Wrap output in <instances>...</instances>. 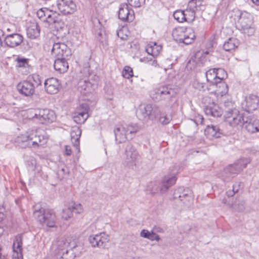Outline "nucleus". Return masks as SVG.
<instances>
[{
  "label": "nucleus",
  "instance_id": "nucleus-1",
  "mask_svg": "<svg viewBox=\"0 0 259 259\" xmlns=\"http://www.w3.org/2000/svg\"><path fill=\"white\" fill-rule=\"evenodd\" d=\"M48 141V136L41 130H32L18 136L16 140L18 145L22 148H36L45 145Z\"/></svg>",
  "mask_w": 259,
  "mask_h": 259
},
{
  "label": "nucleus",
  "instance_id": "nucleus-2",
  "mask_svg": "<svg viewBox=\"0 0 259 259\" xmlns=\"http://www.w3.org/2000/svg\"><path fill=\"white\" fill-rule=\"evenodd\" d=\"M236 16L238 19L237 27L238 29L247 36L252 35L255 29L253 26L252 15L246 11H238Z\"/></svg>",
  "mask_w": 259,
  "mask_h": 259
},
{
  "label": "nucleus",
  "instance_id": "nucleus-3",
  "mask_svg": "<svg viewBox=\"0 0 259 259\" xmlns=\"http://www.w3.org/2000/svg\"><path fill=\"white\" fill-rule=\"evenodd\" d=\"M29 118L37 121L42 124L53 122L56 119V116L53 110L49 109H36L30 111Z\"/></svg>",
  "mask_w": 259,
  "mask_h": 259
},
{
  "label": "nucleus",
  "instance_id": "nucleus-4",
  "mask_svg": "<svg viewBox=\"0 0 259 259\" xmlns=\"http://www.w3.org/2000/svg\"><path fill=\"white\" fill-rule=\"evenodd\" d=\"M224 106L226 111L225 117L231 126H236L241 123L242 116L239 114V111L235 108L232 101L228 100L225 101Z\"/></svg>",
  "mask_w": 259,
  "mask_h": 259
},
{
  "label": "nucleus",
  "instance_id": "nucleus-5",
  "mask_svg": "<svg viewBox=\"0 0 259 259\" xmlns=\"http://www.w3.org/2000/svg\"><path fill=\"white\" fill-rule=\"evenodd\" d=\"M34 215L40 224L48 227H54L56 222V216L54 211L49 208H40L35 210Z\"/></svg>",
  "mask_w": 259,
  "mask_h": 259
},
{
  "label": "nucleus",
  "instance_id": "nucleus-6",
  "mask_svg": "<svg viewBox=\"0 0 259 259\" xmlns=\"http://www.w3.org/2000/svg\"><path fill=\"white\" fill-rule=\"evenodd\" d=\"M161 113L160 108L156 105L143 104L139 106L137 111V116L140 120L146 121L153 120L157 117Z\"/></svg>",
  "mask_w": 259,
  "mask_h": 259
},
{
  "label": "nucleus",
  "instance_id": "nucleus-7",
  "mask_svg": "<svg viewBox=\"0 0 259 259\" xmlns=\"http://www.w3.org/2000/svg\"><path fill=\"white\" fill-rule=\"evenodd\" d=\"M175 91L169 86H162L153 89L150 92L151 97L155 101L161 100L170 102L176 96Z\"/></svg>",
  "mask_w": 259,
  "mask_h": 259
},
{
  "label": "nucleus",
  "instance_id": "nucleus-8",
  "mask_svg": "<svg viewBox=\"0 0 259 259\" xmlns=\"http://www.w3.org/2000/svg\"><path fill=\"white\" fill-rule=\"evenodd\" d=\"M139 156V152L135 147L131 143H128L125 148L124 165L134 168L136 166Z\"/></svg>",
  "mask_w": 259,
  "mask_h": 259
},
{
  "label": "nucleus",
  "instance_id": "nucleus-9",
  "mask_svg": "<svg viewBox=\"0 0 259 259\" xmlns=\"http://www.w3.org/2000/svg\"><path fill=\"white\" fill-rule=\"evenodd\" d=\"M259 105V97L256 95L250 94L247 96L241 103L242 108L249 113L256 110Z\"/></svg>",
  "mask_w": 259,
  "mask_h": 259
},
{
  "label": "nucleus",
  "instance_id": "nucleus-10",
  "mask_svg": "<svg viewBox=\"0 0 259 259\" xmlns=\"http://www.w3.org/2000/svg\"><path fill=\"white\" fill-rule=\"evenodd\" d=\"M176 179H161L158 184H154L150 188L151 193L155 194L158 193L163 194L165 193L170 187L175 185Z\"/></svg>",
  "mask_w": 259,
  "mask_h": 259
},
{
  "label": "nucleus",
  "instance_id": "nucleus-11",
  "mask_svg": "<svg viewBox=\"0 0 259 259\" xmlns=\"http://www.w3.org/2000/svg\"><path fill=\"white\" fill-rule=\"evenodd\" d=\"M51 53L55 58H70L71 56V50L64 43H55L51 50Z\"/></svg>",
  "mask_w": 259,
  "mask_h": 259
},
{
  "label": "nucleus",
  "instance_id": "nucleus-12",
  "mask_svg": "<svg viewBox=\"0 0 259 259\" xmlns=\"http://www.w3.org/2000/svg\"><path fill=\"white\" fill-rule=\"evenodd\" d=\"M250 160L248 158H241L236 161L233 164L229 165L225 169L226 173L230 174H238L240 172Z\"/></svg>",
  "mask_w": 259,
  "mask_h": 259
},
{
  "label": "nucleus",
  "instance_id": "nucleus-13",
  "mask_svg": "<svg viewBox=\"0 0 259 259\" xmlns=\"http://www.w3.org/2000/svg\"><path fill=\"white\" fill-rule=\"evenodd\" d=\"M58 10L64 15L73 13L76 6L72 0H57L56 3Z\"/></svg>",
  "mask_w": 259,
  "mask_h": 259
},
{
  "label": "nucleus",
  "instance_id": "nucleus-14",
  "mask_svg": "<svg viewBox=\"0 0 259 259\" xmlns=\"http://www.w3.org/2000/svg\"><path fill=\"white\" fill-rule=\"evenodd\" d=\"M92 246L94 247L103 248L110 240V237L105 233L90 236L89 238Z\"/></svg>",
  "mask_w": 259,
  "mask_h": 259
},
{
  "label": "nucleus",
  "instance_id": "nucleus-15",
  "mask_svg": "<svg viewBox=\"0 0 259 259\" xmlns=\"http://www.w3.org/2000/svg\"><path fill=\"white\" fill-rule=\"evenodd\" d=\"M241 123L238 125H242L249 134L259 132V119H248L247 117L242 116Z\"/></svg>",
  "mask_w": 259,
  "mask_h": 259
},
{
  "label": "nucleus",
  "instance_id": "nucleus-16",
  "mask_svg": "<svg viewBox=\"0 0 259 259\" xmlns=\"http://www.w3.org/2000/svg\"><path fill=\"white\" fill-rule=\"evenodd\" d=\"M134 13L127 4L120 5L118 11V18L123 21L131 22L134 19Z\"/></svg>",
  "mask_w": 259,
  "mask_h": 259
},
{
  "label": "nucleus",
  "instance_id": "nucleus-17",
  "mask_svg": "<svg viewBox=\"0 0 259 259\" xmlns=\"http://www.w3.org/2000/svg\"><path fill=\"white\" fill-rule=\"evenodd\" d=\"M80 254V247L76 245L71 246L66 251L58 252L57 259H74Z\"/></svg>",
  "mask_w": 259,
  "mask_h": 259
},
{
  "label": "nucleus",
  "instance_id": "nucleus-18",
  "mask_svg": "<svg viewBox=\"0 0 259 259\" xmlns=\"http://www.w3.org/2000/svg\"><path fill=\"white\" fill-rule=\"evenodd\" d=\"M89 106L87 104H82L80 105L78 111L75 113L73 116L74 121L78 124H81L85 122L89 117Z\"/></svg>",
  "mask_w": 259,
  "mask_h": 259
},
{
  "label": "nucleus",
  "instance_id": "nucleus-19",
  "mask_svg": "<svg viewBox=\"0 0 259 259\" xmlns=\"http://www.w3.org/2000/svg\"><path fill=\"white\" fill-rule=\"evenodd\" d=\"M18 92L26 97H30L35 93V89L30 82L24 80L19 82L17 85Z\"/></svg>",
  "mask_w": 259,
  "mask_h": 259
},
{
  "label": "nucleus",
  "instance_id": "nucleus-20",
  "mask_svg": "<svg viewBox=\"0 0 259 259\" xmlns=\"http://www.w3.org/2000/svg\"><path fill=\"white\" fill-rule=\"evenodd\" d=\"M23 36L19 33H12L7 35L4 39L6 45L10 48L19 46L23 41Z\"/></svg>",
  "mask_w": 259,
  "mask_h": 259
},
{
  "label": "nucleus",
  "instance_id": "nucleus-21",
  "mask_svg": "<svg viewBox=\"0 0 259 259\" xmlns=\"http://www.w3.org/2000/svg\"><path fill=\"white\" fill-rule=\"evenodd\" d=\"M46 91L50 94H55L58 92L60 84L57 79L50 78L45 80L44 83Z\"/></svg>",
  "mask_w": 259,
  "mask_h": 259
},
{
  "label": "nucleus",
  "instance_id": "nucleus-22",
  "mask_svg": "<svg viewBox=\"0 0 259 259\" xmlns=\"http://www.w3.org/2000/svg\"><path fill=\"white\" fill-rule=\"evenodd\" d=\"M16 67L18 68L19 71L23 74H27L30 72L31 68L29 64V59L21 57H18L16 59Z\"/></svg>",
  "mask_w": 259,
  "mask_h": 259
},
{
  "label": "nucleus",
  "instance_id": "nucleus-23",
  "mask_svg": "<svg viewBox=\"0 0 259 259\" xmlns=\"http://www.w3.org/2000/svg\"><path fill=\"white\" fill-rule=\"evenodd\" d=\"M204 110L206 115H210L214 117H220L222 114V109L214 102L210 103L206 105Z\"/></svg>",
  "mask_w": 259,
  "mask_h": 259
},
{
  "label": "nucleus",
  "instance_id": "nucleus-24",
  "mask_svg": "<svg viewBox=\"0 0 259 259\" xmlns=\"http://www.w3.org/2000/svg\"><path fill=\"white\" fill-rule=\"evenodd\" d=\"M114 133L115 140L118 143H121L128 139V137H127L125 132V128L124 127L123 125H116L114 130Z\"/></svg>",
  "mask_w": 259,
  "mask_h": 259
},
{
  "label": "nucleus",
  "instance_id": "nucleus-25",
  "mask_svg": "<svg viewBox=\"0 0 259 259\" xmlns=\"http://www.w3.org/2000/svg\"><path fill=\"white\" fill-rule=\"evenodd\" d=\"M54 63V69L60 73H64L68 68V64L67 62L70 58H55Z\"/></svg>",
  "mask_w": 259,
  "mask_h": 259
},
{
  "label": "nucleus",
  "instance_id": "nucleus-26",
  "mask_svg": "<svg viewBox=\"0 0 259 259\" xmlns=\"http://www.w3.org/2000/svg\"><path fill=\"white\" fill-rule=\"evenodd\" d=\"M223 203L237 211H242L245 209V202L241 198H236L232 203H227V200L224 199Z\"/></svg>",
  "mask_w": 259,
  "mask_h": 259
},
{
  "label": "nucleus",
  "instance_id": "nucleus-27",
  "mask_svg": "<svg viewBox=\"0 0 259 259\" xmlns=\"http://www.w3.org/2000/svg\"><path fill=\"white\" fill-rule=\"evenodd\" d=\"M81 131L78 126L72 127L70 132V137L73 146L79 151V138Z\"/></svg>",
  "mask_w": 259,
  "mask_h": 259
},
{
  "label": "nucleus",
  "instance_id": "nucleus-28",
  "mask_svg": "<svg viewBox=\"0 0 259 259\" xmlns=\"http://www.w3.org/2000/svg\"><path fill=\"white\" fill-rule=\"evenodd\" d=\"M178 192L180 193V194L178 196V197L180 199L181 201H183V203L186 204H188L189 203H191L193 201V192L189 189H183L180 188L178 190Z\"/></svg>",
  "mask_w": 259,
  "mask_h": 259
},
{
  "label": "nucleus",
  "instance_id": "nucleus-29",
  "mask_svg": "<svg viewBox=\"0 0 259 259\" xmlns=\"http://www.w3.org/2000/svg\"><path fill=\"white\" fill-rule=\"evenodd\" d=\"M212 87L215 88L213 92L218 96L222 97L226 95L228 92V85L224 81L219 80V81L214 83Z\"/></svg>",
  "mask_w": 259,
  "mask_h": 259
},
{
  "label": "nucleus",
  "instance_id": "nucleus-30",
  "mask_svg": "<svg viewBox=\"0 0 259 259\" xmlns=\"http://www.w3.org/2000/svg\"><path fill=\"white\" fill-rule=\"evenodd\" d=\"M205 135L209 139L220 137L221 133L217 125H207L204 130Z\"/></svg>",
  "mask_w": 259,
  "mask_h": 259
},
{
  "label": "nucleus",
  "instance_id": "nucleus-31",
  "mask_svg": "<svg viewBox=\"0 0 259 259\" xmlns=\"http://www.w3.org/2000/svg\"><path fill=\"white\" fill-rule=\"evenodd\" d=\"M195 38V35L193 30L190 28H187L179 42L184 43L186 45H190L194 42Z\"/></svg>",
  "mask_w": 259,
  "mask_h": 259
},
{
  "label": "nucleus",
  "instance_id": "nucleus-32",
  "mask_svg": "<svg viewBox=\"0 0 259 259\" xmlns=\"http://www.w3.org/2000/svg\"><path fill=\"white\" fill-rule=\"evenodd\" d=\"M162 50L160 45H157L155 42H152L148 44L146 47V51L152 57H157Z\"/></svg>",
  "mask_w": 259,
  "mask_h": 259
},
{
  "label": "nucleus",
  "instance_id": "nucleus-33",
  "mask_svg": "<svg viewBox=\"0 0 259 259\" xmlns=\"http://www.w3.org/2000/svg\"><path fill=\"white\" fill-rule=\"evenodd\" d=\"M47 17L45 19V21L48 23L49 25H55L61 23V21L57 14L53 12L52 11H48L47 13Z\"/></svg>",
  "mask_w": 259,
  "mask_h": 259
},
{
  "label": "nucleus",
  "instance_id": "nucleus-34",
  "mask_svg": "<svg viewBox=\"0 0 259 259\" xmlns=\"http://www.w3.org/2000/svg\"><path fill=\"white\" fill-rule=\"evenodd\" d=\"M78 89L81 94L87 95L91 92V83L88 80L80 79L78 83Z\"/></svg>",
  "mask_w": 259,
  "mask_h": 259
},
{
  "label": "nucleus",
  "instance_id": "nucleus-35",
  "mask_svg": "<svg viewBox=\"0 0 259 259\" xmlns=\"http://www.w3.org/2000/svg\"><path fill=\"white\" fill-rule=\"evenodd\" d=\"M40 28L37 23H32L27 29V35L31 39H34L39 36Z\"/></svg>",
  "mask_w": 259,
  "mask_h": 259
},
{
  "label": "nucleus",
  "instance_id": "nucleus-36",
  "mask_svg": "<svg viewBox=\"0 0 259 259\" xmlns=\"http://www.w3.org/2000/svg\"><path fill=\"white\" fill-rule=\"evenodd\" d=\"M239 44L238 40L233 37L229 38L223 45V49L226 51H231L237 47Z\"/></svg>",
  "mask_w": 259,
  "mask_h": 259
},
{
  "label": "nucleus",
  "instance_id": "nucleus-37",
  "mask_svg": "<svg viewBox=\"0 0 259 259\" xmlns=\"http://www.w3.org/2000/svg\"><path fill=\"white\" fill-rule=\"evenodd\" d=\"M206 80L209 82L210 85L212 86L214 83L218 82L217 80L218 77L216 74V68H212L208 70L205 73Z\"/></svg>",
  "mask_w": 259,
  "mask_h": 259
},
{
  "label": "nucleus",
  "instance_id": "nucleus-38",
  "mask_svg": "<svg viewBox=\"0 0 259 259\" xmlns=\"http://www.w3.org/2000/svg\"><path fill=\"white\" fill-rule=\"evenodd\" d=\"M123 126L125 128V132L128 139H130L133 138L136 133H137L139 130V126L136 124H125L123 125Z\"/></svg>",
  "mask_w": 259,
  "mask_h": 259
},
{
  "label": "nucleus",
  "instance_id": "nucleus-39",
  "mask_svg": "<svg viewBox=\"0 0 259 259\" xmlns=\"http://www.w3.org/2000/svg\"><path fill=\"white\" fill-rule=\"evenodd\" d=\"M187 28L184 27H178L173 30L172 35L174 38L179 42L183 36L184 33Z\"/></svg>",
  "mask_w": 259,
  "mask_h": 259
},
{
  "label": "nucleus",
  "instance_id": "nucleus-40",
  "mask_svg": "<svg viewBox=\"0 0 259 259\" xmlns=\"http://www.w3.org/2000/svg\"><path fill=\"white\" fill-rule=\"evenodd\" d=\"M27 80L33 85L34 89L41 83V80L40 79L39 76L37 74H32L28 77Z\"/></svg>",
  "mask_w": 259,
  "mask_h": 259
},
{
  "label": "nucleus",
  "instance_id": "nucleus-41",
  "mask_svg": "<svg viewBox=\"0 0 259 259\" xmlns=\"http://www.w3.org/2000/svg\"><path fill=\"white\" fill-rule=\"evenodd\" d=\"M70 242L66 239H61L58 242V252L66 251V249H69L68 247L71 246Z\"/></svg>",
  "mask_w": 259,
  "mask_h": 259
},
{
  "label": "nucleus",
  "instance_id": "nucleus-42",
  "mask_svg": "<svg viewBox=\"0 0 259 259\" xmlns=\"http://www.w3.org/2000/svg\"><path fill=\"white\" fill-rule=\"evenodd\" d=\"M22 234H19L15 237L13 242V250L22 251Z\"/></svg>",
  "mask_w": 259,
  "mask_h": 259
},
{
  "label": "nucleus",
  "instance_id": "nucleus-43",
  "mask_svg": "<svg viewBox=\"0 0 259 259\" xmlns=\"http://www.w3.org/2000/svg\"><path fill=\"white\" fill-rule=\"evenodd\" d=\"M185 16L186 17L185 22H191L195 17V11L193 9L190 8V9H186L184 11Z\"/></svg>",
  "mask_w": 259,
  "mask_h": 259
},
{
  "label": "nucleus",
  "instance_id": "nucleus-44",
  "mask_svg": "<svg viewBox=\"0 0 259 259\" xmlns=\"http://www.w3.org/2000/svg\"><path fill=\"white\" fill-rule=\"evenodd\" d=\"M174 18L179 23L185 22L186 17L185 16L184 11L178 10L176 11L173 14Z\"/></svg>",
  "mask_w": 259,
  "mask_h": 259
},
{
  "label": "nucleus",
  "instance_id": "nucleus-45",
  "mask_svg": "<svg viewBox=\"0 0 259 259\" xmlns=\"http://www.w3.org/2000/svg\"><path fill=\"white\" fill-rule=\"evenodd\" d=\"M189 6L195 11L201 10V7L202 6V0H191L189 3Z\"/></svg>",
  "mask_w": 259,
  "mask_h": 259
},
{
  "label": "nucleus",
  "instance_id": "nucleus-46",
  "mask_svg": "<svg viewBox=\"0 0 259 259\" xmlns=\"http://www.w3.org/2000/svg\"><path fill=\"white\" fill-rule=\"evenodd\" d=\"M193 86L194 88L201 91H205L206 90H209L205 83L200 82L197 80H195L193 82Z\"/></svg>",
  "mask_w": 259,
  "mask_h": 259
},
{
  "label": "nucleus",
  "instance_id": "nucleus-47",
  "mask_svg": "<svg viewBox=\"0 0 259 259\" xmlns=\"http://www.w3.org/2000/svg\"><path fill=\"white\" fill-rule=\"evenodd\" d=\"M216 74L218 77H217V80L223 81L224 79L227 78V73L226 71L222 68L216 69Z\"/></svg>",
  "mask_w": 259,
  "mask_h": 259
},
{
  "label": "nucleus",
  "instance_id": "nucleus-48",
  "mask_svg": "<svg viewBox=\"0 0 259 259\" xmlns=\"http://www.w3.org/2000/svg\"><path fill=\"white\" fill-rule=\"evenodd\" d=\"M73 211L70 206L63 209L62 217L64 220H67L72 217Z\"/></svg>",
  "mask_w": 259,
  "mask_h": 259
},
{
  "label": "nucleus",
  "instance_id": "nucleus-49",
  "mask_svg": "<svg viewBox=\"0 0 259 259\" xmlns=\"http://www.w3.org/2000/svg\"><path fill=\"white\" fill-rule=\"evenodd\" d=\"M133 71L131 67L128 66L124 67L122 71V76L125 78L129 79L133 76Z\"/></svg>",
  "mask_w": 259,
  "mask_h": 259
},
{
  "label": "nucleus",
  "instance_id": "nucleus-50",
  "mask_svg": "<svg viewBox=\"0 0 259 259\" xmlns=\"http://www.w3.org/2000/svg\"><path fill=\"white\" fill-rule=\"evenodd\" d=\"M153 57H144L140 59V61L148 63L152 66L156 67L157 65V61L153 59Z\"/></svg>",
  "mask_w": 259,
  "mask_h": 259
},
{
  "label": "nucleus",
  "instance_id": "nucleus-51",
  "mask_svg": "<svg viewBox=\"0 0 259 259\" xmlns=\"http://www.w3.org/2000/svg\"><path fill=\"white\" fill-rule=\"evenodd\" d=\"M48 11H51L47 8H41L37 12V17L42 19V21H45V19L47 17V13Z\"/></svg>",
  "mask_w": 259,
  "mask_h": 259
},
{
  "label": "nucleus",
  "instance_id": "nucleus-52",
  "mask_svg": "<svg viewBox=\"0 0 259 259\" xmlns=\"http://www.w3.org/2000/svg\"><path fill=\"white\" fill-rule=\"evenodd\" d=\"M145 0H127L128 4L135 8L140 7L144 4Z\"/></svg>",
  "mask_w": 259,
  "mask_h": 259
},
{
  "label": "nucleus",
  "instance_id": "nucleus-53",
  "mask_svg": "<svg viewBox=\"0 0 259 259\" xmlns=\"http://www.w3.org/2000/svg\"><path fill=\"white\" fill-rule=\"evenodd\" d=\"M159 115H160L159 118V122L163 125L168 124L172 119V117L170 115H160V114Z\"/></svg>",
  "mask_w": 259,
  "mask_h": 259
},
{
  "label": "nucleus",
  "instance_id": "nucleus-54",
  "mask_svg": "<svg viewBox=\"0 0 259 259\" xmlns=\"http://www.w3.org/2000/svg\"><path fill=\"white\" fill-rule=\"evenodd\" d=\"M73 212L76 213H80L83 211L82 205L80 203H73L70 206Z\"/></svg>",
  "mask_w": 259,
  "mask_h": 259
},
{
  "label": "nucleus",
  "instance_id": "nucleus-55",
  "mask_svg": "<svg viewBox=\"0 0 259 259\" xmlns=\"http://www.w3.org/2000/svg\"><path fill=\"white\" fill-rule=\"evenodd\" d=\"M36 162L35 159L31 157L27 161V167L29 170H33L36 166Z\"/></svg>",
  "mask_w": 259,
  "mask_h": 259
},
{
  "label": "nucleus",
  "instance_id": "nucleus-56",
  "mask_svg": "<svg viewBox=\"0 0 259 259\" xmlns=\"http://www.w3.org/2000/svg\"><path fill=\"white\" fill-rule=\"evenodd\" d=\"M152 234V231L150 232L147 230L143 229L140 233V236L143 238L150 239Z\"/></svg>",
  "mask_w": 259,
  "mask_h": 259
},
{
  "label": "nucleus",
  "instance_id": "nucleus-57",
  "mask_svg": "<svg viewBox=\"0 0 259 259\" xmlns=\"http://www.w3.org/2000/svg\"><path fill=\"white\" fill-rule=\"evenodd\" d=\"M124 29H120L117 31V35L122 40H126L128 38V35L124 34Z\"/></svg>",
  "mask_w": 259,
  "mask_h": 259
},
{
  "label": "nucleus",
  "instance_id": "nucleus-58",
  "mask_svg": "<svg viewBox=\"0 0 259 259\" xmlns=\"http://www.w3.org/2000/svg\"><path fill=\"white\" fill-rule=\"evenodd\" d=\"M12 259H23L22 251L13 250Z\"/></svg>",
  "mask_w": 259,
  "mask_h": 259
},
{
  "label": "nucleus",
  "instance_id": "nucleus-59",
  "mask_svg": "<svg viewBox=\"0 0 259 259\" xmlns=\"http://www.w3.org/2000/svg\"><path fill=\"white\" fill-rule=\"evenodd\" d=\"M152 232L154 233H162L164 232V230L159 226H155L152 229Z\"/></svg>",
  "mask_w": 259,
  "mask_h": 259
},
{
  "label": "nucleus",
  "instance_id": "nucleus-60",
  "mask_svg": "<svg viewBox=\"0 0 259 259\" xmlns=\"http://www.w3.org/2000/svg\"><path fill=\"white\" fill-rule=\"evenodd\" d=\"M150 240L151 241L156 240L157 241H159L160 240V238L158 235H157L155 233L152 232V234Z\"/></svg>",
  "mask_w": 259,
  "mask_h": 259
},
{
  "label": "nucleus",
  "instance_id": "nucleus-61",
  "mask_svg": "<svg viewBox=\"0 0 259 259\" xmlns=\"http://www.w3.org/2000/svg\"><path fill=\"white\" fill-rule=\"evenodd\" d=\"M72 151L71 148L69 146H65V154L68 156H70L71 154Z\"/></svg>",
  "mask_w": 259,
  "mask_h": 259
},
{
  "label": "nucleus",
  "instance_id": "nucleus-62",
  "mask_svg": "<svg viewBox=\"0 0 259 259\" xmlns=\"http://www.w3.org/2000/svg\"><path fill=\"white\" fill-rule=\"evenodd\" d=\"M241 183H236L233 186V190L235 191L236 193L238 192L239 188L240 187Z\"/></svg>",
  "mask_w": 259,
  "mask_h": 259
},
{
  "label": "nucleus",
  "instance_id": "nucleus-63",
  "mask_svg": "<svg viewBox=\"0 0 259 259\" xmlns=\"http://www.w3.org/2000/svg\"><path fill=\"white\" fill-rule=\"evenodd\" d=\"M236 193V192L235 191H233V190L232 189V190L228 191L226 192V194L228 196V197H230L233 196Z\"/></svg>",
  "mask_w": 259,
  "mask_h": 259
},
{
  "label": "nucleus",
  "instance_id": "nucleus-64",
  "mask_svg": "<svg viewBox=\"0 0 259 259\" xmlns=\"http://www.w3.org/2000/svg\"><path fill=\"white\" fill-rule=\"evenodd\" d=\"M251 1L255 5L259 6V0H251Z\"/></svg>",
  "mask_w": 259,
  "mask_h": 259
}]
</instances>
